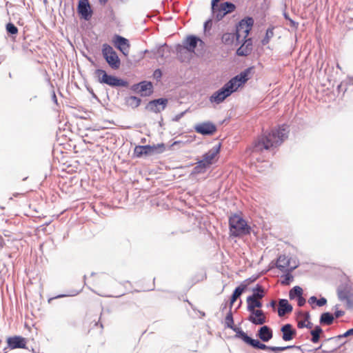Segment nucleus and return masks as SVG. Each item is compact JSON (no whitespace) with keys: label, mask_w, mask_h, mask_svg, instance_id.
<instances>
[{"label":"nucleus","mask_w":353,"mask_h":353,"mask_svg":"<svg viewBox=\"0 0 353 353\" xmlns=\"http://www.w3.org/2000/svg\"><path fill=\"white\" fill-rule=\"evenodd\" d=\"M257 336L263 342H268L272 338L273 332L270 327L263 325L258 330Z\"/></svg>","instance_id":"nucleus-22"},{"label":"nucleus","mask_w":353,"mask_h":353,"mask_svg":"<svg viewBox=\"0 0 353 353\" xmlns=\"http://www.w3.org/2000/svg\"><path fill=\"white\" fill-rule=\"evenodd\" d=\"M201 315H202V316H205V313H204V312H201Z\"/></svg>","instance_id":"nucleus-60"},{"label":"nucleus","mask_w":353,"mask_h":353,"mask_svg":"<svg viewBox=\"0 0 353 353\" xmlns=\"http://www.w3.org/2000/svg\"><path fill=\"white\" fill-rule=\"evenodd\" d=\"M334 321L333 314L330 312L323 313L320 317V323L323 325H331Z\"/></svg>","instance_id":"nucleus-31"},{"label":"nucleus","mask_w":353,"mask_h":353,"mask_svg":"<svg viewBox=\"0 0 353 353\" xmlns=\"http://www.w3.org/2000/svg\"><path fill=\"white\" fill-rule=\"evenodd\" d=\"M156 149V145H137L134 148V154L137 157H141L143 155H149L152 154Z\"/></svg>","instance_id":"nucleus-16"},{"label":"nucleus","mask_w":353,"mask_h":353,"mask_svg":"<svg viewBox=\"0 0 353 353\" xmlns=\"http://www.w3.org/2000/svg\"><path fill=\"white\" fill-rule=\"evenodd\" d=\"M339 298L341 301H345V300L348 301L347 296L346 295L345 293H343V292H339Z\"/></svg>","instance_id":"nucleus-43"},{"label":"nucleus","mask_w":353,"mask_h":353,"mask_svg":"<svg viewBox=\"0 0 353 353\" xmlns=\"http://www.w3.org/2000/svg\"><path fill=\"white\" fill-rule=\"evenodd\" d=\"M239 334L241 336V339L247 344L251 345L252 347L260 349V350H268L274 352V353H279L280 352L284 351L288 349L296 348L298 350L301 349L300 346L296 345H288L286 347H274V346H268L264 343H261L257 339H253L248 336L245 332H239Z\"/></svg>","instance_id":"nucleus-4"},{"label":"nucleus","mask_w":353,"mask_h":353,"mask_svg":"<svg viewBox=\"0 0 353 353\" xmlns=\"http://www.w3.org/2000/svg\"><path fill=\"white\" fill-rule=\"evenodd\" d=\"M6 30L11 34H16L18 32L17 28L12 23H8L6 25Z\"/></svg>","instance_id":"nucleus-37"},{"label":"nucleus","mask_w":353,"mask_h":353,"mask_svg":"<svg viewBox=\"0 0 353 353\" xmlns=\"http://www.w3.org/2000/svg\"><path fill=\"white\" fill-rule=\"evenodd\" d=\"M253 294L250 295V297H254L256 299H261L264 296V290L262 286L257 285L255 288L252 290Z\"/></svg>","instance_id":"nucleus-33"},{"label":"nucleus","mask_w":353,"mask_h":353,"mask_svg":"<svg viewBox=\"0 0 353 353\" xmlns=\"http://www.w3.org/2000/svg\"><path fill=\"white\" fill-rule=\"evenodd\" d=\"M253 24L254 19L250 17H247L239 22L236 29V42L238 43L247 38L252 30Z\"/></svg>","instance_id":"nucleus-6"},{"label":"nucleus","mask_w":353,"mask_h":353,"mask_svg":"<svg viewBox=\"0 0 353 353\" xmlns=\"http://www.w3.org/2000/svg\"><path fill=\"white\" fill-rule=\"evenodd\" d=\"M53 99L56 100V95H55V94H54V95H53Z\"/></svg>","instance_id":"nucleus-58"},{"label":"nucleus","mask_w":353,"mask_h":353,"mask_svg":"<svg viewBox=\"0 0 353 353\" xmlns=\"http://www.w3.org/2000/svg\"><path fill=\"white\" fill-rule=\"evenodd\" d=\"M250 70L251 68H248L230 79L220 90L212 94L210 97V101L216 104L223 102L228 97L235 92L242 84L245 83L249 79L248 75L250 72Z\"/></svg>","instance_id":"nucleus-2"},{"label":"nucleus","mask_w":353,"mask_h":353,"mask_svg":"<svg viewBox=\"0 0 353 353\" xmlns=\"http://www.w3.org/2000/svg\"><path fill=\"white\" fill-rule=\"evenodd\" d=\"M202 42L201 39L194 35H190L186 37L183 41V48L188 51L193 52L197 46V43Z\"/></svg>","instance_id":"nucleus-21"},{"label":"nucleus","mask_w":353,"mask_h":353,"mask_svg":"<svg viewBox=\"0 0 353 353\" xmlns=\"http://www.w3.org/2000/svg\"><path fill=\"white\" fill-rule=\"evenodd\" d=\"M252 314L248 317V320L254 325H263L266 322L264 313L261 310H256L250 312Z\"/></svg>","instance_id":"nucleus-20"},{"label":"nucleus","mask_w":353,"mask_h":353,"mask_svg":"<svg viewBox=\"0 0 353 353\" xmlns=\"http://www.w3.org/2000/svg\"><path fill=\"white\" fill-rule=\"evenodd\" d=\"M289 132L287 125H282L278 129H273L270 132L264 133L254 143V150H270L281 145L288 137Z\"/></svg>","instance_id":"nucleus-1"},{"label":"nucleus","mask_w":353,"mask_h":353,"mask_svg":"<svg viewBox=\"0 0 353 353\" xmlns=\"http://www.w3.org/2000/svg\"><path fill=\"white\" fill-rule=\"evenodd\" d=\"M53 99L56 100V95H55V94H54V95H53Z\"/></svg>","instance_id":"nucleus-59"},{"label":"nucleus","mask_w":353,"mask_h":353,"mask_svg":"<svg viewBox=\"0 0 353 353\" xmlns=\"http://www.w3.org/2000/svg\"><path fill=\"white\" fill-rule=\"evenodd\" d=\"M114 43L117 48L124 54L129 53L130 44L128 40L121 36L116 35L114 38Z\"/></svg>","instance_id":"nucleus-13"},{"label":"nucleus","mask_w":353,"mask_h":353,"mask_svg":"<svg viewBox=\"0 0 353 353\" xmlns=\"http://www.w3.org/2000/svg\"><path fill=\"white\" fill-rule=\"evenodd\" d=\"M221 40L222 42L226 45L232 44L234 40L236 41V33H225L223 34Z\"/></svg>","instance_id":"nucleus-29"},{"label":"nucleus","mask_w":353,"mask_h":353,"mask_svg":"<svg viewBox=\"0 0 353 353\" xmlns=\"http://www.w3.org/2000/svg\"><path fill=\"white\" fill-rule=\"evenodd\" d=\"M350 335H353V328L352 329H350L348 330L347 332H345L342 335H339L338 337L339 338H343V337H347V336H349Z\"/></svg>","instance_id":"nucleus-41"},{"label":"nucleus","mask_w":353,"mask_h":353,"mask_svg":"<svg viewBox=\"0 0 353 353\" xmlns=\"http://www.w3.org/2000/svg\"><path fill=\"white\" fill-rule=\"evenodd\" d=\"M181 143V141H174L173 143V145H176L178 143Z\"/></svg>","instance_id":"nucleus-56"},{"label":"nucleus","mask_w":353,"mask_h":353,"mask_svg":"<svg viewBox=\"0 0 353 353\" xmlns=\"http://www.w3.org/2000/svg\"><path fill=\"white\" fill-rule=\"evenodd\" d=\"M281 332H282V339L285 341L292 340L296 334V330L289 323L283 325L281 328Z\"/></svg>","instance_id":"nucleus-18"},{"label":"nucleus","mask_w":353,"mask_h":353,"mask_svg":"<svg viewBox=\"0 0 353 353\" xmlns=\"http://www.w3.org/2000/svg\"><path fill=\"white\" fill-rule=\"evenodd\" d=\"M290 260L285 255H281L277 259L276 267L283 272H292L297 266H290Z\"/></svg>","instance_id":"nucleus-11"},{"label":"nucleus","mask_w":353,"mask_h":353,"mask_svg":"<svg viewBox=\"0 0 353 353\" xmlns=\"http://www.w3.org/2000/svg\"><path fill=\"white\" fill-rule=\"evenodd\" d=\"M309 319H310V314H309V313H306L305 314V321H307V323H306L305 327L311 329L313 326V324L312 322H310L309 321Z\"/></svg>","instance_id":"nucleus-39"},{"label":"nucleus","mask_w":353,"mask_h":353,"mask_svg":"<svg viewBox=\"0 0 353 353\" xmlns=\"http://www.w3.org/2000/svg\"><path fill=\"white\" fill-rule=\"evenodd\" d=\"M230 235L236 237L242 236L250 233L251 228L245 220L237 214H234L229 219Z\"/></svg>","instance_id":"nucleus-3"},{"label":"nucleus","mask_w":353,"mask_h":353,"mask_svg":"<svg viewBox=\"0 0 353 353\" xmlns=\"http://www.w3.org/2000/svg\"><path fill=\"white\" fill-rule=\"evenodd\" d=\"M327 303V300L326 299L322 297L320 299H317V301H316V305L319 306V307H321V306H323L326 304Z\"/></svg>","instance_id":"nucleus-40"},{"label":"nucleus","mask_w":353,"mask_h":353,"mask_svg":"<svg viewBox=\"0 0 353 353\" xmlns=\"http://www.w3.org/2000/svg\"><path fill=\"white\" fill-rule=\"evenodd\" d=\"M78 12L86 20L91 17L92 11L88 0H80L79 1Z\"/></svg>","instance_id":"nucleus-17"},{"label":"nucleus","mask_w":353,"mask_h":353,"mask_svg":"<svg viewBox=\"0 0 353 353\" xmlns=\"http://www.w3.org/2000/svg\"><path fill=\"white\" fill-rule=\"evenodd\" d=\"M63 296H64V295H59V296H57L54 297V299H56V298H60V297H63ZM52 299H54V298H50V299L48 300V302L50 303Z\"/></svg>","instance_id":"nucleus-51"},{"label":"nucleus","mask_w":353,"mask_h":353,"mask_svg":"<svg viewBox=\"0 0 353 353\" xmlns=\"http://www.w3.org/2000/svg\"><path fill=\"white\" fill-rule=\"evenodd\" d=\"M316 301H317V298L314 296H311L309 299H308V303L310 304V305H312L314 304V303H316Z\"/></svg>","instance_id":"nucleus-47"},{"label":"nucleus","mask_w":353,"mask_h":353,"mask_svg":"<svg viewBox=\"0 0 353 353\" xmlns=\"http://www.w3.org/2000/svg\"><path fill=\"white\" fill-rule=\"evenodd\" d=\"M150 58L165 59L170 56V51L166 44L159 46L150 52Z\"/></svg>","instance_id":"nucleus-12"},{"label":"nucleus","mask_w":353,"mask_h":353,"mask_svg":"<svg viewBox=\"0 0 353 353\" xmlns=\"http://www.w3.org/2000/svg\"><path fill=\"white\" fill-rule=\"evenodd\" d=\"M224 323H225V326L226 327L230 328L234 332H235V333H236L235 338L241 339V336H240V334H239V333L244 332L240 327H237L234 326V319H233V316H232V312L231 311V308L230 309L229 312L226 314Z\"/></svg>","instance_id":"nucleus-14"},{"label":"nucleus","mask_w":353,"mask_h":353,"mask_svg":"<svg viewBox=\"0 0 353 353\" xmlns=\"http://www.w3.org/2000/svg\"><path fill=\"white\" fill-rule=\"evenodd\" d=\"M194 130L196 132L203 135H212L216 132V128L214 124L208 121L196 125Z\"/></svg>","instance_id":"nucleus-9"},{"label":"nucleus","mask_w":353,"mask_h":353,"mask_svg":"<svg viewBox=\"0 0 353 353\" xmlns=\"http://www.w3.org/2000/svg\"><path fill=\"white\" fill-rule=\"evenodd\" d=\"M137 90L143 96H148L152 92V84L150 82L142 81L137 85Z\"/></svg>","instance_id":"nucleus-25"},{"label":"nucleus","mask_w":353,"mask_h":353,"mask_svg":"<svg viewBox=\"0 0 353 353\" xmlns=\"http://www.w3.org/2000/svg\"><path fill=\"white\" fill-rule=\"evenodd\" d=\"M303 294V290L299 286H294L290 290L289 296L290 299H294L295 297H300Z\"/></svg>","instance_id":"nucleus-34"},{"label":"nucleus","mask_w":353,"mask_h":353,"mask_svg":"<svg viewBox=\"0 0 353 353\" xmlns=\"http://www.w3.org/2000/svg\"><path fill=\"white\" fill-rule=\"evenodd\" d=\"M289 21H290V24H291V26H292V27H296V26L298 25V23H296L295 21H293V20H292L291 19H289Z\"/></svg>","instance_id":"nucleus-50"},{"label":"nucleus","mask_w":353,"mask_h":353,"mask_svg":"<svg viewBox=\"0 0 353 353\" xmlns=\"http://www.w3.org/2000/svg\"><path fill=\"white\" fill-rule=\"evenodd\" d=\"M252 50V41L251 39H245L243 43L237 49L236 54L239 56H247Z\"/></svg>","instance_id":"nucleus-23"},{"label":"nucleus","mask_w":353,"mask_h":353,"mask_svg":"<svg viewBox=\"0 0 353 353\" xmlns=\"http://www.w3.org/2000/svg\"><path fill=\"white\" fill-rule=\"evenodd\" d=\"M99 1L101 4H105L108 1V0H99Z\"/></svg>","instance_id":"nucleus-52"},{"label":"nucleus","mask_w":353,"mask_h":353,"mask_svg":"<svg viewBox=\"0 0 353 353\" xmlns=\"http://www.w3.org/2000/svg\"><path fill=\"white\" fill-rule=\"evenodd\" d=\"M344 314V312L341 310H337L334 312V316L336 318H339Z\"/></svg>","instance_id":"nucleus-48"},{"label":"nucleus","mask_w":353,"mask_h":353,"mask_svg":"<svg viewBox=\"0 0 353 353\" xmlns=\"http://www.w3.org/2000/svg\"><path fill=\"white\" fill-rule=\"evenodd\" d=\"M306 322H307V321H305V319H304V321H299L298 324H297L298 327L299 328L305 327Z\"/></svg>","instance_id":"nucleus-45"},{"label":"nucleus","mask_w":353,"mask_h":353,"mask_svg":"<svg viewBox=\"0 0 353 353\" xmlns=\"http://www.w3.org/2000/svg\"><path fill=\"white\" fill-rule=\"evenodd\" d=\"M210 168V165H207L206 163L203 162V160L201 159L199 161L194 168L192 170V174H199L205 172L208 168Z\"/></svg>","instance_id":"nucleus-27"},{"label":"nucleus","mask_w":353,"mask_h":353,"mask_svg":"<svg viewBox=\"0 0 353 353\" xmlns=\"http://www.w3.org/2000/svg\"><path fill=\"white\" fill-rule=\"evenodd\" d=\"M162 76V72L161 71V70L159 69H157L154 72V77L156 78V79H160Z\"/></svg>","instance_id":"nucleus-44"},{"label":"nucleus","mask_w":353,"mask_h":353,"mask_svg":"<svg viewBox=\"0 0 353 353\" xmlns=\"http://www.w3.org/2000/svg\"><path fill=\"white\" fill-rule=\"evenodd\" d=\"M102 54L111 68L117 70L120 67L121 61L112 46L106 43L103 44Z\"/></svg>","instance_id":"nucleus-7"},{"label":"nucleus","mask_w":353,"mask_h":353,"mask_svg":"<svg viewBox=\"0 0 353 353\" xmlns=\"http://www.w3.org/2000/svg\"><path fill=\"white\" fill-rule=\"evenodd\" d=\"M94 74L98 81L101 83H105L112 87H124L127 85L126 81L121 79H118L116 77L108 75L103 70L97 69L95 70Z\"/></svg>","instance_id":"nucleus-5"},{"label":"nucleus","mask_w":353,"mask_h":353,"mask_svg":"<svg viewBox=\"0 0 353 353\" xmlns=\"http://www.w3.org/2000/svg\"><path fill=\"white\" fill-rule=\"evenodd\" d=\"M7 343L10 349L24 348L26 345V339L19 336L8 338Z\"/></svg>","instance_id":"nucleus-15"},{"label":"nucleus","mask_w":353,"mask_h":353,"mask_svg":"<svg viewBox=\"0 0 353 353\" xmlns=\"http://www.w3.org/2000/svg\"><path fill=\"white\" fill-rule=\"evenodd\" d=\"M284 17H285V18L286 19H288V20H289V19H290V18L288 17V15L287 14H285V13L284 14Z\"/></svg>","instance_id":"nucleus-54"},{"label":"nucleus","mask_w":353,"mask_h":353,"mask_svg":"<svg viewBox=\"0 0 353 353\" xmlns=\"http://www.w3.org/2000/svg\"><path fill=\"white\" fill-rule=\"evenodd\" d=\"M323 330L320 326L317 325L310 332L312 335L311 341L313 343H317L319 341L320 334L322 333Z\"/></svg>","instance_id":"nucleus-32"},{"label":"nucleus","mask_w":353,"mask_h":353,"mask_svg":"<svg viewBox=\"0 0 353 353\" xmlns=\"http://www.w3.org/2000/svg\"><path fill=\"white\" fill-rule=\"evenodd\" d=\"M291 272H289V270H288L287 272H285V274L283 276L284 279L281 281V283L283 285H290V282H292L293 281L294 277L291 274Z\"/></svg>","instance_id":"nucleus-36"},{"label":"nucleus","mask_w":353,"mask_h":353,"mask_svg":"<svg viewBox=\"0 0 353 353\" xmlns=\"http://www.w3.org/2000/svg\"><path fill=\"white\" fill-rule=\"evenodd\" d=\"M259 300L260 299H256L254 297L248 296L246 299L248 303V310L249 312H252L256 310V307H261L262 303Z\"/></svg>","instance_id":"nucleus-26"},{"label":"nucleus","mask_w":353,"mask_h":353,"mask_svg":"<svg viewBox=\"0 0 353 353\" xmlns=\"http://www.w3.org/2000/svg\"><path fill=\"white\" fill-rule=\"evenodd\" d=\"M158 147H161V148H164V145H163V144H161V145H158Z\"/></svg>","instance_id":"nucleus-57"},{"label":"nucleus","mask_w":353,"mask_h":353,"mask_svg":"<svg viewBox=\"0 0 353 353\" xmlns=\"http://www.w3.org/2000/svg\"><path fill=\"white\" fill-rule=\"evenodd\" d=\"M210 23V21H206V22L205 23V24H204V28H207V26H208V23Z\"/></svg>","instance_id":"nucleus-53"},{"label":"nucleus","mask_w":353,"mask_h":353,"mask_svg":"<svg viewBox=\"0 0 353 353\" xmlns=\"http://www.w3.org/2000/svg\"><path fill=\"white\" fill-rule=\"evenodd\" d=\"M236 6L234 3L230 2H225L216 7V12L214 13L216 19L220 21L223 17L230 12L234 11Z\"/></svg>","instance_id":"nucleus-8"},{"label":"nucleus","mask_w":353,"mask_h":353,"mask_svg":"<svg viewBox=\"0 0 353 353\" xmlns=\"http://www.w3.org/2000/svg\"><path fill=\"white\" fill-rule=\"evenodd\" d=\"M245 288L246 285H240L236 288L231 297L230 307H232L233 303L241 295V294L243 293Z\"/></svg>","instance_id":"nucleus-28"},{"label":"nucleus","mask_w":353,"mask_h":353,"mask_svg":"<svg viewBox=\"0 0 353 353\" xmlns=\"http://www.w3.org/2000/svg\"><path fill=\"white\" fill-rule=\"evenodd\" d=\"M297 303H298V305L300 307L305 305V299L303 297V296H301L300 297L297 298Z\"/></svg>","instance_id":"nucleus-42"},{"label":"nucleus","mask_w":353,"mask_h":353,"mask_svg":"<svg viewBox=\"0 0 353 353\" xmlns=\"http://www.w3.org/2000/svg\"><path fill=\"white\" fill-rule=\"evenodd\" d=\"M271 305H272V307H274V306L275 305V301H272L271 302Z\"/></svg>","instance_id":"nucleus-55"},{"label":"nucleus","mask_w":353,"mask_h":353,"mask_svg":"<svg viewBox=\"0 0 353 353\" xmlns=\"http://www.w3.org/2000/svg\"><path fill=\"white\" fill-rule=\"evenodd\" d=\"M220 1L221 0H212L211 6H212V10L213 13L216 12V7L219 6L217 3Z\"/></svg>","instance_id":"nucleus-38"},{"label":"nucleus","mask_w":353,"mask_h":353,"mask_svg":"<svg viewBox=\"0 0 353 353\" xmlns=\"http://www.w3.org/2000/svg\"><path fill=\"white\" fill-rule=\"evenodd\" d=\"M185 112H181L180 114H176L174 118L173 119V121H179V119L183 117V115L185 114Z\"/></svg>","instance_id":"nucleus-46"},{"label":"nucleus","mask_w":353,"mask_h":353,"mask_svg":"<svg viewBox=\"0 0 353 353\" xmlns=\"http://www.w3.org/2000/svg\"><path fill=\"white\" fill-rule=\"evenodd\" d=\"M221 148V144H218L211 148L208 152L203 156V162L206 163L207 165H211L213 163V160L219 154Z\"/></svg>","instance_id":"nucleus-19"},{"label":"nucleus","mask_w":353,"mask_h":353,"mask_svg":"<svg viewBox=\"0 0 353 353\" xmlns=\"http://www.w3.org/2000/svg\"><path fill=\"white\" fill-rule=\"evenodd\" d=\"M5 245L4 239L1 236H0V249H2Z\"/></svg>","instance_id":"nucleus-49"},{"label":"nucleus","mask_w":353,"mask_h":353,"mask_svg":"<svg viewBox=\"0 0 353 353\" xmlns=\"http://www.w3.org/2000/svg\"><path fill=\"white\" fill-rule=\"evenodd\" d=\"M292 311V306L289 303L287 299H280L279 301L278 314L279 316H283Z\"/></svg>","instance_id":"nucleus-24"},{"label":"nucleus","mask_w":353,"mask_h":353,"mask_svg":"<svg viewBox=\"0 0 353 353\" xmlns=\"http://www.w3.org/2000/svg\"><path fill=\"white\" fill-rule=\"evenodd\" d=\"M125 103L132 108H137L141 103V99L134 96H130L125 98Z\"/></svg>","instance_id":"nucleus-30"},{"label":"nucleus","mask_w":353,"mask_h":353,"mask_svg":"<svg viewBox=\"0 0 353 353\" xmlns=\"http://www.w3.org/2000/svg\"><path fill=\"white\" fill-rule=\"evenodd\" d=\"M167 103L168 99L160 98L150 101L147 105L146 108L153 112H160L165 108Z\"/></svg>","instance_id":"nucleus-10"},{"label":"nucleus","mask_w":353,"mask_h":353,"mask_svg":"<svg viewBox=\"0 0 353 353\" xmlns=\"http://www.w3.org/2000/svg\"><path fill=\"white\" fill-rule=\"evenodd\" d=\"M273 30L274 28H269L267 30H266V33H265V37L263 38V39L262 40V44L263 45H266L269 43L270 39L273 37L274 35V32H273Z\"/></svg>","instance_id":"nucleus-35"}]
</instances>
